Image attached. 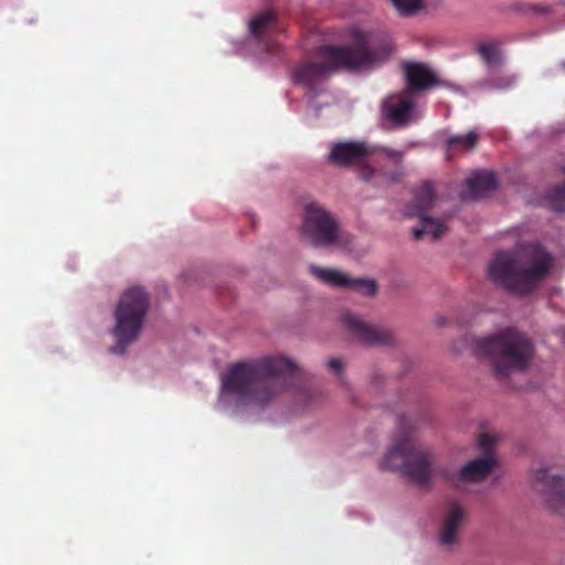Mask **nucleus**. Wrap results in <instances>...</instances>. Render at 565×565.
Returning <instances> with one entry per match:
<instances>
[{
  "mask_svg": "<svg viewBox=\"0 0 565 565\" xmlns=\"http://www.w3.org/2000/svg\"><path fill=\"white\" fill-rule=\"evenodd\" d=\"M392 4L395 12L403 18L427 13L429 10L427 2H393Z\"/></svg>",
  "mask_w": 565,
  "mask_h": 565,
  "instance_id": "22",
  "label": "nucleus"
},
{
  "mask_svg": "<svg viewBox=\"0 0 565 565\" xmlns=\"http://www.w3.org/2000/svg\"><path fill=\"white\" fill-rule=\"evenodd\" d=\"M466 522V511L462 505L451 502L443 512L439 527V544L452 546L459 543V533Z\"/></svg>",
  "mask_w": 565,
  "mask_h": 565,
  "instance_id": "13",
  "label": "nucleus"
},
{
  "mask_svg": "<svg viewBox=\"0 0 565 565\" xmlns=\"http://www.w3.org/2000/svg\"><path fill=\"white\" fill-rule=\"evenodd\" d=\"M299 235L303 242L315 248H345L350 244V238L341 228L339 218L317 202L305 204Z\"/></svg>",
  "mask_w": 565,
  "mask_h": 565,
  "instance_id": "7",
  "label": "nucleus"
},
{
  "mask_svg": "<svg viewBox=\"0 0 565 565\" xmlns=\"http://www.w3.org/2000/svg\"><path fill=\"white\" fill-rule=\"evenodd\" d=\"M351 46L324 45L317 50L319 62H302L292 70L294 83L305 87L310 98L323 92L330 74L345 70H358L386 62L393 54L392 40L385 32H369L351 29Z\"/></svg>",
  "mask_w": 565,
  "mask_h": 565,
  "instance_id": "2",
  "label": "nucleus"
},
{
  "mask_svg": "<svg viewBox=\"0 0 565 565\" xmlns=\"http://www.w3.org/2000/svg\"><path fill=\"white\" fill-rule=\"evenodd\" d=\"M436 200L434 188L429 182L423 183L415 190L412 203L405 207V215L414 217L416 215L427 214L434 206Z\"/></svg>",
  "mask_w": 565,
  "mask_h": 565,
  "instance_id": "17",
  "label": "nucleus"
},
{
  "mask_svg": "<svg viewBox=\"0 0 565 565\" xmlns=\"http://www.w3.org/2000/svg\"><path fill=\"white\" fill-rule=\"evenodd\" d=\"M406 89L411 95L417 92H426L434 87L443 86V82L438 78L429 66L422 62H405L403 65Z\"/></svg>",
  "mask_w": 565,
  "mask_h": 565,
  "instance_id": "12",
  "label": "nucleus"
},
{
  "mask_svg": "<svg viewBox=\"0 0 565 565\" xmlns=\"http://www.w3.org/2000/svg\"><path fill=\"white\" fill-rule=\"evenodd\" d=\"M495 439L488 433L478 438V447L482 456L470 460L460 468L457 475L458 482H481L486 480L497 466V458L493 450Z\"/></svg>",
  "mask_w": 565,
  "mask_h": 565,
  "instance_id": "8",
  "label": "nucleus"
},
{
  "mask_svg": "<svg viewBox=\"0 0 565 565\" xmlns=\"http://www.w3.org/2000/svg\"><path fill=\"white\" fill-rule=\"evenodd\" d=\"M477 53L482 62L489 67H499L501 64L500 43L495 41L481 42L478 44Z\"/></svg>",
  "mask_w": 565,
  "mask_h": 565,
  "instance_id": "20",
  "label": "nucleus"
},
{
  "mask_svg": "<svg viewBox=\"0 0 565 565\" xmlns=\"http://www.w3.org/2000/svg\"><path fill=\"white\" fill-rule=\"evenodd\" d=\"M149 311V295L140 286H131L119 297L114 318L116 324L113 335L117 344L111 351L124 354L126 347L135 342L141 333L143 321Z\"/></svg>",
  "mask_w": 565,
  "mask_h": 565,
  "instance_id": "6",
  "label": "nucleus"
},
{
  "mask_svg": "<svg viewBox=\"0 0 565 565\" xmlns=\"http://www.w3.org/2000/svg\"><path fill=\"white\" fill-rule=\"evenodd\" d=\"M495 186L497 182L493 172L479 171L466 180V188L460 193V198L462 200H477L489 191L494 190Z\"/></svg>",
  "mask_w": 565,
  "mask_h": 565,
  "instance_id": "16",
  "label": "nucleus"
},
{
  "mask_svg": "<svg viewBox=\"0 0 565 565\" xmlns=\"http://www.w3.org/2000/svg\"><path fill=\"white\" fill-rule=\"evenodd\" d=\"M547 201L550 209L555 212L565 211V183L554 186L548 191Z\"/></svg>",
  "mask_w": 565,
  "mask_h": 565,
  "instance_id": "23",
  "label": "nucleus"
},
{
  "mask_svg": "<svg viewBox=\"0 0 565 565\" xmlns=\"http://www.w3.org/2000/svg\"><path fill=\"white\" fill-rule=\"evenodd\" d=\"M382 153L386 154L387 158L394 160L397 163H401L404 160V153L399 150L383 148Z\"/></svg>",
  "mask_w": 565,
  "mask_h": 565,
  "instance_id": "25",
  "label": "nucleus"
},
{
  "mask_svg": "<svg viewBox=\"0 0 565 565\" xmlns=\"http://www.w3.org/2000/svg\"><path fill=\"white\" fill-rule=\"evenodd\" d=\"M523 258L513 252H500L489 263L488 275L494 284L511 292L530 294L553 267V256L539 244L524 248Z\"/></svg>",
  "mask_w": 565,
  "mask_h": 565,
  "instance_id": "3",
  "label": "nucleus"
},
{
  "mask_svg": "<svg viewBox=\"0 0 565 565\" xmlns=\"http://www.w3.org/2000/svg\"><path fill=\"white\" fill-rule=\"evenodd\" d=\"M413 109L414 102L409 92H401L383 102V115L398 127L409 125Z\"/></svg>",
  "mask_w": 565,
  "mask_h": 565,
  "instance_id": "15",
  "label": "nucleus"
},
{
  "mask_svg": "<svg viewBox=\"0 0 565 565\" xmlns=\"http://www.w3.org/2000/svg\"><path fill=\"white\" fill-rule=\"evenodd\" d=\"M478 135L476 131H470L466 135H452L446 141L448 151H471L476 148Z\"/></svg>",
  "mask_w": 565,
  "mask_h": 565,
  "instance_id": "21",
  "label": "nucleus"
},
{
  "mask_svg": "<svg viewBox=\"0 0 565 565\" xmlns=\"http://www.w3.org/2000/svg\"><path fill=\"white\" fill-rule=\"evenodd\" d=\"M532 482L541 487V491L554 511L565 508V480L548 471L547 468H541L532 471Z\"/></svg>",
  "mask_w": 565,
  "mask_h": 565,
  "instance_id": "11",
  "label": "nucleus"
},
{
  "mask_svg": "<svg viewBox=\"0 0 565 565\" xmlns=\"http://www.w3.org/2000/svg\"><path fill=\"white\" fill-rule=\"evenodd\" d=\"M370 154L366 143L359 141H344L332 145L328 159L332 164L340 167L358 166Z\"/></svg>",
  "mask_w": 565,
  "mask_h": 565,
  "instance_id": "14",
  "label": "nucleus"
},
{
  "mask_svg": "<svg viewBox=\"0 0 565 565\" xmlns=\"http://www.w3.org/2000/svg\"><path fill=\"white\" fill-rule=\"evenodd\" d=\"M513 10L522 14H544L548 12L547 7L534 3H518Z\"/></svg>",
  "mask_w": 565,
  "mask_h": 565,
  "instance_id": "24",
  "label": "nucleus"
},
{
  "mask_svg": "<svg viewBox=\"0 0 565 565\" xmlns=\"http://www.w3.org/2000/svg\"><path fill=\"white\" fill-rule=\"evenodd\" d=\"M309 271L316 279L331 287L349 288L367 297L375 296L377 291L375 280L351 278L339 270L315 265L309 267Z\"/></svg>",
  "mask_w": 565,
  "mask_h": 565,
  "instance_id": "10",
  "label": "nucleus"
},
{
  "mask_svg": "<svg viewBox=\"0 0 565 565\" xmlns=\"http://www.w3.org/2000/svg\"><path fill=\"white\" fill-rule=\"evenodd\" d=\"M328 367L333 374H341L342 372V361L339 359H331L328 362Z\"/></svg>",
  "mask_w": 565,
  "mask_h": 565,
  "instance_id": "26",
  "label": "nucleus"
},
{
  "mask_svg": "<svg viewBox=\"0 0 565 565\" xmlns=\"http://www.w3.org/2000/svg\"><path fill=\"white\" fill-rule=\"evenodd\" d=\"M279 26L277 25L276 13L268 9L262 13H257L255 18L249 21V32L253 36L262 39L265 34L275 33Z\"/></svg>",
  "mask_w": 565,
  "mask_h": 565,
  "instance_id": "18",
  "label": "nucleus"
},
{
  "mask_svg": "<svg viewBox=\"0 0 565 565\" xmlns=\"http://www.w3.org/2000/svg\"><path fill=\"white\" fill-rule=\"evenodd\" d=\"M302 382V370L294 361L267 355L231 365L221 388L242 404L266 407L289 391L299 398H309L310 388Z\"/></svg>",
  "mask_w": 565,
  "mask_h": 565,
  "instance_id": "1",
  "label": "nucleus"
},
{
  "mask_svg": "<svg viewBox=\"0 0 565 565\" xmlns=\"http://www.w3.org/2000/svg\"><path fill=\"white\" fill-rule=\"evenodd\" d=\"M382 470L401 471L417 487H427L436 473L434 456L407 433L396 439L381 461Z\"/></svg>",
  "mask_w": 565,
  "mask_h": 565,
  "instance_id": "5",
  "label": "nucleus"
},
{
  "mask_svg": "<svg viewBox=\"0 0 565 565\" xmlns=\"http://www.w3.org/2000/svg\"><path fill=\"white\" fill-rule=\"evenodd\" d=\"M415 217L420 218V226L413 228V237L416 239H420L424 235H428L436 241L446 232V225L443 222L429 217L427 214L416 215Z\"/></svg>",
  "mask_w": 565,
  "mask_h": 565,
  "instance_id": "19",
  "label": "nucleus"
},
{
  "mask_svg": "<svg viewBox=\"0 0 565 565\" xmlns=\"http://www.w3.org/2000/svg\"><path fill=\"white\" fill-rule=\"evenodd\" d=\"M399 178H401V174H395V175L392 178V180H393V181H397V180H399Z\"/></svg>",
  "mask_w": 565,
  "mask_h": 565,
  "instance_id": "28",
  "label": "nucleus"
},
{
  "mask_svg": "<svg viewBox=\"0 0 565 565\" xmlns=\"http://www.w3.org/2000/svg\"><path fill=\"white\" fill-rule=\"evenodd\" d=\"M564 67H565V64H564Z\"/></svg>",
  "mask_w": 565,
  "mask_h": 565,
  "instance_id": "29",
  "label": "nucleus"
},
{
  "mask_svg": "<svg viewBox=\"0 0 565 565\" xmlns=\"http://www.w3.org/2000/svg\"><path fill=\"white\" fill-rule=\"evenodd\" d=\"M373 173H374V171H373V170H371V168H370V167L364 168V169H363V171H362V178H363V180H370V178H371V175H372Z\"/></svg>",
  "mask_w": 565,
  "mask_h": 565,
  "instance_id": "27",
  "label": "nucleus"
},
{
  "mask_svg": "<svg viewBox=\"0 0 565 565\" xmlns=\"http://www.w3.org/2000/svg\"><path fill=\"white\" fill-rule=\"evenodd\" d=\"M341 322L347 331L363 345H392L394 342L392 330L370 324L350 312L341 316Z\"/></svg>",
  "mask_w": 565,
  "mask_h": 565,
  "instance_id": "9",
  "label": "nucleus"
},
{
  "mask_svg": "<svg viewBox=\"0 0 565 565\" xmlns=\"http://www.w3.org/2000/svg\"><path fill=\"white\" fill-rule=\"evenodd\" d=\"M476 353L489 361L494 374L505 377L512 372H523L531 364V340L512 328L476 341Z\"/></svg>",
  "mask_w": 565,
  "mask_h": 565,
  "instance_id": "4",
  "label": "nucleus"
}]
</instances>
